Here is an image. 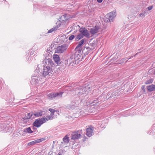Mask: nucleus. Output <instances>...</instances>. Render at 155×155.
I'll return each instance as SVG.
<instances>
[{
	"label": "nucleus",
	"mask_w": 155,
	"mask_h": 155,
	"mask_svg": "<svg viewBox=\"0 0 155 155\" xmlns=\"http://www.w3.org/2000/svg\"><path fill=\"white\" fill-rule=\"evenodd\" d=\"M65 64L67 63L68 64H69L70 66H73L77 63L73 56H72L70 58L65 61Z\"/></svg>",
	"instance_id": "6e6552de"
},
{
	"label": "nucleus",
	"mask_w": 155,
	"mask_h": 155,
	"mask_svg": "<svg viewBox=\"0 0 155 155\" xmlns=\"http://www.w3.org/2000/svg\"><path fill=\"white\" fill-rule=\"evenodd\" d=\"M126 59L125 58H123L121 59V61L123 62L124 61H125Z\"/></svg>",
	"instance_id": "c9c22d12"
},
{
	"label": "nucleus",
	"mask_w": 155,
	"mask_h": 155,
	"mask_svg": "<svg viewBox=\"0 0 155 155\" xmlns=\"http://www.w3.org/2000/svg\"><path fill=\"white\" fill-rule=\"evenodd\" d=\"M116 15V12L115 11H113L109 13L107 15V16L108 17L107 21L108 22L112 21L113 19L115 18Z\"/></svg>",
	"instance_id": "423d86ee"
},
{
	"label": "nucleus",
	"mask_w": 155,
	"mask_h": 155,
	"mask_svg": "<svg viewBox=\"0 0 155 155\" xmlns=\"http://www.w3.org/2000/svg\"><path fill=\"white\" fill-rule=\"evenodd\" d=\"M74 36L73 35H71L70 37L69 38V39L70 40H73L74 38Z\"/></svg>",
	"instance_id": "c756f323"
},
{
	"label": "nucleus",
	"mask_w": 155,
	"mask_h": 155,
	"mask_svg": "<svg viewBox=\"0 0 155 155\" xmlns=\"http://www.w3.org/2000/svg\"><path fill=\"white\" fill-rule=\"evenodd\" d=\"M147 89L148 90L151 92L155 90V85L152 84L148 86H147Z\"/></svg>",
	"instance_id": "aec40b11"
},
{
	"label": "nucleus",
	"mask_w": 155,
	"mask_h": 155,
	"mask_svg": "<svg viewBox=\"0 0 155 155\" xmlns=\"http://www.w3.org/2000/svg\"><path fill=\"white\" fill-rule=\"evenodd\" d=\"M91 48L89 47H85L82 50V53L84 55H87L91 52Z\"/></svg>",
	"instance_id": "2eb2a0df"
},
{
	"label": "nucleus",
	"mask_w": 155,
	"mask_h": 155,
	"mask_svg": "<svg viewBox=\"0 0 155 155\" xmlns=\"http://www.w3.org/2000/svg\"><path fill=\"white\" fill-rule=\"evenodd\" d=\"M68 48V46L66 44H64L58 47L55 50V52L61 53L65 51Z\"/></svg>",
	"instance_id": "20e7f679"
},
{
	"label": "nucleus",
	"mask_w": 155,
	"mask_h": 155,
	"mask_svg": "<svg viewBox=\"0 0 155 155\" xmlns=\"http://www.w3.org/2000/svg\"><path fill=\"white\" fill-rule=\"evenodd\" d=\"M140 17H144L145 16L144 15L143 13H140Z\"/></svg>",
	"instance_id": "473e14b6"
},
{
	"label": "nucleus",
	"mask_w": 155,
	"mask_h": 155,
	"mask_svg": "<svg viewBox=\"0 0 155 155\" xmlns=\"http://www.w3.org/2000/svg\"><path fill=\"white\" fill-rule=\"evenodd\" d=\"M80 103V101L79 100H75L71 101V104L68 105L67 107L68 109H73L78 107Z\"/></svg>",
	"instance_id": "39448f33"
},
{
	"label": "nucleus",
	"mask_w": 155,
	"mask_h": 155,
	"mask_svg": "<svg viewBox=\"0 0 155 155\" xmlns=\"http://www.w3.org/2000/svg\"><path fill=\"white\" fill-rule=\"evenodd\" d=\"M44 64H46L45 67H49L50 68L52 69V68L54 67L55 64L52 61V60L50 58H45L43 61Z\"/></svg>",
	"instance_id": "7ed1b4c3"
},
{
	"label": "nucleus",
	"mask_w": 155,
	"mask_h": 155,
	"mask_svg": "<svg viewBox=\"0 0 155 155\" xmlns=\"http://www.w3.org/2000/svg\"><path fill=\"white\" fill-rule=\"evenodd\" d=\"M33 116V113H29L25 114V116L24 117H22V118L23 120V121H24V120L30 119L31 117Z\"/></svg>",
	"instance_id": "f3484780"
},
{
	"label": "nucleus",
	"mask_w": 155,
	"mask_h": 155,
	"mask_svg": "<svg viewBox=\"0 0 155 155\" xmlns=\"http://www.w3.org/2000/svg\"><path fill=\"white\" fill-rule=\"evenodd\" d=\"M141 87H142V89H143V88H144V87H143V86H142Z\"/></svg>",
	"instance_id": "58836bf2"
},
{
	"label": "nucleus",
	"mask_w": 155,
	"mask_h": 155,
	"mask_svg": "<svg viewBox=\"0 0 155 155\" xmlns=\"http://www.w3.org/2000/svg\"><path fill=\"white\" fill-rule=\"evenodd\" d=\"M53 58L55 62L58 65L61 66V61L60 58L58 55L54 54L53 55Z\"/></svg>",
	"instance_id": "9d476101"
},
{
	"label": "nucleus",
	"mask_w": 155,
	"mask_h": 155,
	"mask_svg": "<svg viewBox=\"0 0 155 155\" xmlns=\"http://www.w3.org/2000/svg\"><path fill=\"white\" fill-rule=\"evenodd\" d=\"M138 53H137V54H136L134 55V56H136V55Z\"/></svg>",
	"instance_id": "4c0bfd02"
},
{
	"label": "nucleus",
	"mask_w": 155,
	"mask_h": 155,
	"mask_svg": "<svg viewBox=\"0 0 155 155\" xmlns=\"http://www.w3.org/2000/svg\"><path fill=\"white\" fill-rule=\"evenodd\" d=\"M153 79H149V80L147 81H146L145 84H149L152 83L153 82Z\"/></svg>",
	"instance_id": "a878e982"
},
{
	"label": "nucleus",
	"mask_w": 155,
	"mask_h": 155,
	"mask_svg": "<svg viewBox=\"0 0 155 155\" xmlns=\"http://www.w3.org/2000/svg\"><path fill=\"white\" fill-rule=\"evenodd\" d=\"M60 27L57 24V26H56L54 27L53 28L49 30L48 31V33H50L52 32L53 31H54L57 30Z\"/></svg>",
	"instance_id": "5701e85b"
},
{
	"label": "nucleus",
	"mask_w": 155,
	"mask_h": 155,
	"mask_svg": "<svg viewBox=\"0 0 155 155\" xmlns=\"http://www.w3.org/2000/svg\"><path fill=\"white\" fill-rule=\"evenodd\" d=\"M52 70L49 67L44 66L42 76L45 77L48 75L50 73L52 72Z\"/></svg>",
	"instance_id": "0eeeda50"
},
{
	"label": "nucleus",
	"mask_w": 155,
	"mask_h": 155,
	"mask_svg": "<svg viewBox=\"0 0 155 155\" xmlns=\"http://www.w3.org/2000/svg\"><path fill=\"white\" fill-rule=\"evenodd\" d=\"M45 138H42L39 139H38L29 142L28 144V145L32 146L35 143H38L41 142V141L45 140Z\"/></svg>",
	"instance_id": "9b49d317"
},
{
	"label": "nucleus",
	"mask_w": 155,
	"mask_h": 155,
	"mask_svg": "<svg viewBox=\"0 0 155 155\" xmlns=\"http://www.w3.org/2000/svg\"><path fill=\"white\" fill-rule=\"evenodd\" d=\"M68 19V18L67 17V15L64 14L61 16L59 18L58 21L56 23V24L58 25L60 27V28H64L66 25V21Z\"/></svg>",
	"instance_id": "f257e3e1"
},
{
	"label": "nucleus",
	"mask_w": 155,
	"mask_h": 155,
	"mask_svg": "<svg viewBox=\"0 0 155 155\" xmlns=\"http://www.w3.org/2000/svg\"><path fill=\"white\" fill-rule=\"evenodd\" d=\"M74 57V58L75 59V61L77 62V63H78L79 61H80V58L81 57V55L78 54H76L74 55H72Z\"/></svg>",
	"instance_id": "412c9836"
},
{
	"label": "nucleus",
	"mask_w": 155,
	"mask_h": 155,
	"mask_svg": "<svg viewBox=\"0 0 155 155\" xmlns=\"http://www.w3.org/2000/svg\"><path fill=\"white\" fill-rule=\"evenodd\" d=\"M47 117H48V120L51 119L53 118V116H52V115H51V116H47Z\"/></svg>",
	"instance_id": "7c9ffc66"
},
{
	"label": "nucleus",
	"mask_w": 155,
	"mask_h": 155,
	"mask_svg": "<svg viewBox=\"0 0 155 155\" xmlns=\"http://www.w3.org/2000/svg\"><path fill=\"white\" fill-rule=\"evenodd\" d=\"M127 61H128V60H127V61H126V62H127Z\"/></svg>",
	"instance_id": "79ce46f5"
},
{
	"label": "nucleus",
	"mask_w": 155,
	"mask_h": 155,
	"mask_svg": "<svg viewBox=\"0 0 155 155\" xmlns=\"http://www.w3.org/2000/svg\"><path fill=\"white\" fill-rule=\"evenodd\" d=\"M84 42V39H82L79 42L78 44V45L75 48V49H78V50L80 51H81V46L83 44Z\"/></svg>",
	"instance_id": "a211bd4d"
},
{
	"label": "nucleus",
	"mask_w": 155,
	"mask_h": 155,
	"mask_svg": "<svg viewBox=\"0 0 155 155\" xmlns=\"http://www.w3.org/2000/svg\"><path fill=\"white\" fill-rule=\"evenodd\" d=\"M99 29L100 28L99 26H95L90 29V32L91 34L94 35L99 32Z\"/></svg>",
	"instance_id": "f8f14e48"
},
{
	"label": "nucleus",
	"mask_w": 155,
	"mask_h": 155,
	"mask_svg": "<svg viewBox=\"0 0 155 155\" xmlns=\"http://www.w3.org/2000/svg\"><path fill=\"white\" fill-rule=\"evenodd\" d=\"M80 32L81 35L85 36L87 38H89L90 34L88 31L85 28H81L79 30Z\"/></svg>",
	"instance_id": "1a4fd4ad"
},
{
	"label": "nucleus",
	"mask_w": 155,
	"mask_h": 155,
	"mask_svg": "<svg viewBox=\"0 0 155 155\" xmlns=\"http://www.w3.org/2000/svg\"><path fill=\"white\" fill-rule=\"evenodd\" d=\"M43 115V112L41 111L39 112L35 111L33 113V116L36 117H41Z\"/></svg>",
	"instance_id": "6ab92c4d"
},
{
	"label": "nucleus",
	"mask_w": 155,
	"mask_h": 155,
	"mask_svg": "<svg viewBox=\"0 0 155 155\" xmlns=\"http://www.w3.org/2000/svg\"><path fill=\"white\" fill-rule=\"evenodd\" d=\"M90 88V87H80L79 88L76 90V92L80 94H82L84 93L87 94L90 91L89 90Z\"/></svg>",
	"instance_id": "f03ea898"
},
{
	"label": "nucleus",
	"mask_w": 155,
	"mask_h": 155,
	"mask_svg": "<svg viewBox=\"0 0 155 155\" xmlns=\"http://www.w3.org/2000/svg\"><path fill=\"white\" fill-rule=\"evenodd\" d=\"M93 133V130L91 128H88L87 129V135L88 137L92 136Z\"/></svg>",
	"instance_id": "4be33fe9"
},
{
	"label": "nucleus",
	"mask_w": 155,
	"mask_h": 155,
	"mask_svg": "<svg viewBox=\"0 0 155 155\" xmlns=\"http://www.w3.org/2000/svg\"><path fill=\"white\" fill-rule=\"evenodd\" d=\"M25 130H26L25 131H26L29 133H31L33 132V131L31 130L30 127H29L28 128L26 129Z\"/></svg>",
	"instance_id": "bb28decb"
},
{
	"label": "nucleus",
	"mask_w": 155,
	"mask_h": 155,
	"mask_svg": "<svg viewBox=\"0 0 155 155\" xmlns=\"http://www.w3.org/2000/svg\"><path fill=\"white\" fill-rule=\"evenodd\" d=\"M58 155H62L61 153H59Z\"/></svg>",
	"instance_id": "ea45409f"
},
{
	"label": "nucleus",
	"mask_w": 155,
	"mask_h": 155,
	"mask_svg": "<svg viewBox=\"0 0 155 155\" xmlns=\"http://www.w3.org/2000/svg\"><path fill=\"white\" fill-rule=\"evenodd\" d=\"M64 142L66 143H68L69 141V137H68L67 135H66L63 138V139Z\"/></svg>",
	"instance_id": "b1692460"
},
{
	"label": "nucleus",
	"mask_w": 155,
	"mask_h": 155,
	"mask_svg": "<svg viewBox=\"0 0 155 155\" xmlns=\"http://www.w3.org/2000/svg\"><path fill=\"white\" fill-rule=\"evenodd\" d=\"M40 120L41 121V120L42 121L43 124L48 120V119L46 117L42 118Z\"/></svg>",
	"instance_id": "c85d7f7f"
},
{
	"label": "nucleus",
	"mask_w": 155,
	"mask_h": 155,
	"mask_svg": "<svg viewBox=\"0 0 155 155\" xmlns=\"http://www.w3.org/2000/svg\"><path fill=\"white\" fill-rule=\"evenodd\" d=\"M42 124V121L41 120V121L40 119H39L35 120L33 123V125L34 126L38 127Z\"/></svg>",
	"instance_id": "4468645a"
},
{
	"label": "nucleus",
	"mask_w": 155,
	"mask_h": 155,
	"mask_svg": "<svg viewBox=\"0 0 155 155\" xmlns=\"http://www.w3.org/2000/svg\"><path fill=\"white\" fill-rule=\"evenodd\" d=\"M83 36L81 34L78 35L75 38V41H77L83 38Z\"/></svg>",
	"instance_id": "393cba45"
},
{
	"label": "nucleus",
	"mask_w": 155,
	"mask_h": 155,
	"mask_svg": "<svg viewBox=\"0 0 155 155\" xmlns=\"http://www.w3.org/2000/svg\"><path fill=\"white\" fill-rule=\"evenodd\" d=\"M49 110L51 112V115H50L53 116L54 114V112H55V110L54 109H53L51 108H50L49 109Z\"/></svg>",
	"instance_id": "cd10ccee"
},
{
	"label": "nucleus",
	"mask_w": 155,
	"mask_h": 155,
	"mask_svg": "<svg viewBox=\"0 0 155 155\" xmlns=\"http://www.w3.org/2000/svg\"><path fill=\"white\" fill-rule=\"evenodd\" d=\"M81 135L80 134H78L77 132H75L72 135L71 139L73 140L78 139L80 138Z\"/></svg>",
	"instance_id": "dca6fc26"
},
{
	"label": "nucleus",
	"mask_w": 155,
	"mask_h": 155,
	"mask_svg": "<svg viewBox=\"0 0 155 155\" xmlns=\"http://www.w3.org/2000/svg\"><path fill=\"white\" fill-rule=\"evenodd\" d=\"M32 127L33 128V129H34V130H35V129L34 128V127Z\"/></svg>",
	"instance_id": "a19ab883"
},
{
	"label": "nucleus",
	"mask_w": 155,
	"mask_h": 155,
	"mask_svg": "<svg viewBox=\"0 0 155 155\" xmlns=\"http://www.w3.org/2000/svg\"><path fill=\"white\" fill-rule=\"evenodd\" d=\"M103 0H97V2L99 3H101Z\"/></svg>",
	"instance_id": "f704fd0d"
},
{
	"label": "nucleus",
	"mask_w": 155,
	"mask_h": 155,
	"mask_svg": "<svg viewBox=\"0 0 155 155\" xmlns=\"http://www.w3.org/2000/svg\"><path fill=\"white\" fill-rule=\"evenodd\" d=\"M134 57V56H131L128 59H129L132 58L133 57Z\"/></svg>",
	"instance_id": "e433bc0d"
},
{
	"label": "nucleus",
	"mask_w": 155,
	"mask_h": 155,
	"mask_svg": "<svg viewBox=\"0 0 155 155\" xmlns=\"http://www.w3.org/2000/svg\"><path fill=\"white\" fill-rule=\"evenodd\" d=\"M153 8V7L152 6H150L148 7L147 8L148 10H151Z\"/></svg>",
	"instance_id": "2f4dec72"
},
{
	"label": "nucleus",
	"mask_w": 155,
	"mask_h": 155,
	"mask_svg": "<svg viewBox=\"0 0 155 155\" xmlns=\"http://www.w3.org/2000/svg\"><path fill=\"white\" fill-rule=\"evenodd\" d=\"M78 99L77 100H78ZM78 100L80 101L79 100Z\"/></svg>",
	"instance_id": "37998d69"
},
{
	"label": "nucleus",
	"mask_w": 155,
	"mask_h": 155,
	"mask_svg": "<svg viewBox=\"0 0 155 155\" xmlns=\"http://www.w3.org/2000/svg\"><path fill=\"white\" fill-rule=\"evenodd\" d=\"M54 48V44H51V46L50 47V48H51V49H52V48Z\"/></svg>",
	"instance_id": "72a5a7b5"
},
{
	"label": "nucleus",
	"mask_w": 155,
	"mask_h": 155,
	"mask_svg": "<svg viewBox=\"0 0 155 155\" xmlns=\"http://www.w3.org/2000/svg\"><path fill=\"white\" fill-rule=\"evenodd\" d=\"M63 92H60L53 94H49V96L51 98H55L56 97H61Z\"/></svg>",
	"instance_id": "ddd939ff"
}]
</instances>
